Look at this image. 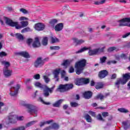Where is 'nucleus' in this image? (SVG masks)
I'll return each mask as SVG.
<instances>
[{
    "mask_svg": "<svg viewBox=\"0 0 130 130\" xmlns=\"http://www.w3.org/2000/svg\"><path fill=\"white\" fill-rule=\"evenodd\" d=\"M87 65V60L85 59H81L75 63V68L77 75H81L83 71L85 70V67Z\"/></svg>",
    "mask_w": 130,
    "mask_h": 130,
    "instance_id": "f257e3e1",
    "label": "nucleus"
},
{
    "mask_svg": "<svg viewBox=\"0 0 130 130\" xmlns=\"http://www.w3.org/2000/svg\"><path fill=\"white\" fill-rule=\"evenodd\" d=\"M35 86L36 87H38V88H40L41 90H44V96L45 97H48L49 96V93H51L53 92V90H54V86L52 87L51 88L48 87L46 85H42L40 82H37L35 83Z\"/></svg>",
    "mask_w": 130,
    "mask_h": 130,
    "instance_id": "f03ea898",
    "label": "nucleus"
},
{
    "mask_svg": "<svg viewBox=\"0 0 130 130\" xmlns=\"http://www.w3.org/2000/svg\"><path fill=\"white\" fill-rule=\"evenodd\" d=\"M122 77V79H118L115 83V85L117 86V88H119V85L120 84H121V85H124L125 84H126L127 81H128V80L130 79V74L126 73L123 74Z\"/></svg>",
    "mask_w": 130,
    "mask_h": 130,
    "instance_id": "7ed1b4c3",
    "label": "nucleus"
},
{
    "mask_svg": "<svg viewBox=\"0 0 130 130\" xmlns=\"http://www.w3.org/2000/svg\"><path fill=\"white\" fill-rule=\"evenodd\" d=\"M104 49H105V47L99 48L96 49H94L93 50H89L88 53L89 55H94L95 54H100V53H102V52H104Z\"/></svg>",
    "mask_w": 130,
    "mask_h": 130,
    "instance_id": "20e7f679",
    "label": "nucleus"
},
{
    "mask_svg": "<svg viewBox=\"0 0 130 130\" xmlns=\"http://www.w3.org/2000/svg\"><path fill=\"white\" fill-rule=\"evenodd\" d=\"M119 26L122 27L123 26H127L130 27V18H123L118 21Z\"/></svg>",
    "mask_w": 130,
    "mask_h": 130,
    "instance_id": "39448f33",
    "label": "nucleus"
},
{
    "mask_svg": "<svg viewBox=\"0 0 130 130\" xmlns=\"http://www.w3.org/2000/svg\"><path fill=\"white\" fill-rule=\"evenodd\" d=\"M4 21L7 25L11 27H15L18 25V22H14L8 17H4Z\"/></svg>",
    "mask_w": 130,
    "mask_h": 130,
    "instance_id": "423d86ee",
    "label": "nucleus"
},
{
    "mask_svg": "<svg viewBox=\"0 0 130 130\" xmlns=\"http://www.w3.org/2000/svg\"><path fill=\"white\" fill-rule=\"evenodd\" d=\"M44 64V61L42 60V58L39 57L34 63V67L35 68H41Z\"/></svg>",
    "mask_w": 130,
    "mask_h": 130,
    "instance_id": "0eeeda50",
    "label": "nucleus"
},
{
    "mask_svg": "<svg viewBox=\"0 0 130 130\" xmlns=\"http://www.w3.org/2000/svg\"><path fill=\"white\" fill-rule=\"evenodd\" d=\"M7 124L10 123H16L17 122V115H11L8 117V120L6 121Z\"/></svg>",
    "mask_w": 130,
    "mask_h": 130,
    "instance_id": "6e6552de",
    "label": "nucleus"
},
{
    "mask_svg": "<svg viewBox=\"0 0 130 130\" xmlns=\"http://www.w3.org/2000/svg\"><path fill=\"white\" fill-rule=\"evenodd\" d=\"M20 85H16V87H12L10 89V95L11 96H15L16 94H18V91H19V89H20Z\"/></svg>",
    "mask_w": 130,
    "mask_h": 130,
    "instance_id": "1a4fd4ad",
    "label": "nucleus"
},
{
    "mask_svg": "<svg viewBox=\"0 0 130 130\" xmlns=\"http://www.w3.org/2000/svg\"><path fill=\"white\" fill-rule=\"evenodd\" d=\"M21 25L19 24V22H17V24L16 26V29H22V28H25L29 25V22L27 21H22L20 22Z\"/></svg>",
    "mask_w": 130,
    "mask_h": 130,
    "instance_id": "9d476101",
    "label": "nucleus"
},
{
    "mask_svg": "<svg viewBox=\"0 0 130 130\" xmlns=\"http://www.w3.org/2000/svg\"><path fill=\"white\" fill-rule=\"evenodd\" d=\"M34 28L37 31H43L45 29V25L42 23H38L35 25Z\"/></svg>",
    "mask_w": 130,
    "mask_h": 130,
    "instance_id": "9b49d317",
    "label": "nucleus"
},
{
    "mask_svg": "<svg viewBox=\"0 0 130 130\" xmlns=\"http://www.w3.org/2000/svg\"><path fill=\"white\" fill-rule=\"evenodd\" d=\"M3 74L5 78H10V77H11L13 74V70L9 69H4Z\"/></svg>",
    "mask_w": 130,
    "mask_h": 130,
    "instance_id": "f8f14e48",
    "label": "nucleus"
},
{
    "mask_svg": "<svg viewBox=\"0 0 130 130\" xmlns=\"http://www.w3.org/2000/svg\"><path fill=\"white\" fill-rule=\"evenodd\" d=\"M15 55H20V56H23L25 58H30V55L29 53L26 51L19 52L15 53Z\"/></svg>",
    "mask_w": 130,
    "mask_h": 130,
    "instance_id": "ddd939ff",
    "label": "nucleus"
},
{
    "mask_svg": "<svg viewBox=\"0 0 130 130\" xmlns=\"http://www.w3.org/2000/svg\"><path fill=\"white\" fill-rule=\"evenodd\" d=\"M41 44L40 43V41L39 40V38H35V41L32 43V47L36 48L38 47H40Z\"/></svg>",
    "mask_w": 130,
    "mask_h": 130,
    "instance_id": "4468645a",
    "label": "nucleus"
},
{
    "mask_svg": "<svg viewBox=\"0 0 130 130\" xmlns=\"http://www.w3.org/2000/svg\"><path fill=\"white\" fill-rule=\"evenodd\" d=\"M108 75V72L106 70L101 71L98 74L100 79H104Z\"/></svg>",
    "mask_w": 130,
    "mask_h": 130,
    "instance_id": "2eb2a0df",
    "label": "nucleus"
},
{
    "mask_svg": "<svg viewBox=\"0 0 130 130\" xmlns=\"http://www.w3.org/2000/svg\"><path fill=\"white\" fill-rule=\"evenodd\" d=\"M63 29V23H59L57 24L54 27L55 31L56 32H59V31H61Z\"/></svg>",
    "mask_w": 130,
    "mask_h": 130,
    "instance_id": "dca6fc26",
    "label": "nucleus"
},
{
    "mask_svg": "<svg viewBox=\"0 0 130 130\" xmlns=\"http://www.w3.org/2000/svg\"><path fill=\"white\" fill-rule=\"evenodd\" d=\"M60 72V69H56L54 71L53 73V75H54V78L56 79V81L58 82V75H59V73Z\"/></svg>",
    "mask_w": 130,
    "mask_h": 130,
    "instance_id": "f3484780",
    "label": "nucleus"
},
{
    "mask_svg": "<svg viewBox=\"0 0 130 130\" xmlns=\"http://www.w3.org/2000/svg\"><path fill=\"white\" fill-rule=\"evenodd\" d=\"M73 40L74 41V43H75L76 45H80L81 44H82V43H84V42H85V40H79L76 38H73Z\"/></svg>",
    "mask_w": 130,
    "mask_h": 130,
    "instance_id": "a211bd4d",
    "label": "nucleus"
},
{
    "mask_svg": "<svg viewBox=\"0 0 130 130\" xmlns=\"http://www.w3.org/2000/svg\"><path fill=\"white\" fill-rule=\"evenodd\" d=\"M57 91L58 92H66V86L65 84H60L58 86V88L57 89Z\"/></svg>",
    "mask_w": 130,
    "mask_h": 130,
    "instance_id": "6ab92c4d",
    "label": "nucleus"
},
{
    "mask_svg": "<svg viewBox=\"0 0 130 130\" xmlns=\"http://www.w3.org/2000/svg\"><path fill=\"white\" fill-rule=\"evenodd\" d=\"M50 41L51 43L53 44L54 43H57V42H59V39H57L55 37H50Z\"/></svg>",
    "mask_w": 130,
    "mask_h": 130,
    "instance_id": "aec40b11",
    "label": "nucleus"
},
{
    "mask_svg": "<svg viewBox=\"0 0 130 130\" xmlns=\"http://www.w3.org/2000/svg\"><path fill=\"white\" fill-rule=\"evenodd\" d=\"M83 95L85 99H90V98L92 97V92L91 91H86Z\"/></svg>",
    "mask_w": 130,
    "mask_h": 130,
    "instance_id": "412c9836",
    "label": "nucleus"
},
{
    "mask_svg": "<svg viewBox=\"0 0 130 130\" xmlns=\"http://www.w3.org/2000/svg\"><path fill=\"white\" fill-rule=\"evenodd\" d=\"M104 87V84L103 82H98L95 85V89L99 90V89H102Z\"/></svg>",
    "mask_w": 130,
    "mask_h": 130,
    "instance_id": "4be33fe9",
    "label": "nucleus"
},
{
    "mask_svg": "<svg viewBox=\"0 0 130 130\" xmlns=\"http://www.w3.org/2000/svg\"><path fill=\"white\" fill-rule=\"evenodd\" d=\"M2 64L4 66V69H8V68H10V67H11V63H10V62L7 61H2Z\"/></svg>",
    "mask_w": 130,
    "mask_h": 130,
    "instance_id": "5701e85b",
    "label": "nucleus"
},
{
    "mask_svg": "<svg viewBox=\"0 0 130 130\" xmlns=\"http://www.w3.org/2000/svg\"><path fill=\"white\" fill-rule=\"evenodd\" d=\"M72 62V60H64L63 62L62 63V66L64 67L65 69L68 68V66H70V63Z\"/></svg>",
    "mask_w": 130,
    "mask_h": 130,
    "instance_id": "b1692460",
    "label": "nucleus"
},
{
    "mask_svg": "<svg viewBox=\"0 0 130 130\" xmlns=\"http://www.w3.org/2000/svg\"><path fill=\"white\" fill-rule=\"evenodd\" d=\"M63 101V100H59L58 101L56 102L55 103H54L53 104V106L54 107H59Z\"/></svg>",
    "mask_w": 130,
    "mask_h": 130,
    "instance_id": "393cba45",
    "label": "nucleus"
},
{
    "mask_svg": "<svg viewBox=\"0 0 130 130\" xmlns=\"http://www.w3.org/2000/svg\"><path fill=\"white\" fill-rule=\"evenodd\" d=\"M37 122V121H32L30 122H29L28 123H26L25 125V128L27 127H30V126H32V125H34V124H35Z\"/></svg>",
    "mask_w": 130,
    "mask_h": 130,
    "instance_id": "a878e982",
    "label": "nucleus"
},
{
    "mask_svg": "<svg viewBox=\"0 0 130 130\" xmlns=\"http://www.w3.org/2000/svg\"><path fill=\"white\" fill-rule=\"evenodd\" d=\"M129 125V122L126 121V122H123L122 126L123 127V128L125 130L127 129L128 128V126Z\"/></svg>",
    "mask_w": 130,
    "mask_h": 130,
    "instance_id": "bb28decb",
    "label": "nucleus"
},
{
    "mask_svg": "<svg viewBox=\"0 0 130 130\" xmlns=\"http://www.w3.org/2000/svg\"><path fill=\"white\" fill-rule=\"evenodd\" d=\"M74 87V85L73 84H65V89L66 91H69V90H71L72 88Z\"/></svg>",
    "mask_w": 130,
    "mask_h": 130,
    "instance_id": "cd10ccee",
    "label": "nucleus"
},
{
    "mask_svg": "<svg viewBox=\"0 0 130 130\" xmlns=\"http://www.w3.org/2000/svg\"><path fill=\"white\" fill-rule=\"evenodd\" d=\"M75 84L77 85V86H81L82 85H83V81L82 80V78H80V79H76V81H75Z\"/></svg>",
    "mask_w": 130,
    "mask_h": 130,
    "instance_id": "c85d7f7f",
    "label": "nucleus"
},
{
    "mask_svg": "<svg viewBox=\"0 0 130 130\" xmlns=\"http://www.w3.org/2000/svg\"><path fill=\"white\" fill-rule=\"evenodd\" d=\"M58 20L57 19H52L50 21V24L52 27H54L55 24H57Z\"/></svg>",
    "mask_w": 130,
    "mask_h": 130,
    "instance_id": "c756f323",
    "label": "nucleus"
},
{
    "mask_svg": "<svg viewBox=\"0 0 130 130\" xmlns=\"http://www.w3.org/2000/svg\"><path fill=\"white\" fill-rule=\"evenodd\" d=\"M84 118L87 122H92V118L90 115H89V114H86L84 116Z\"/></svg>",
    "mask_w": 130,
    "mask_h": 130,
    "instance_id": "7c9ffc66",
    "label": "nucleus"
},
{
    "mask_svg": "<svg viewBox=\"0 0 130 130\" xmlns=\"http://www.w3.org/2000/svg\"><path fill=\"white\" fill-rule=\"evenodd\" d=\"M26 108H28V112H31V111H33V109L34 108V106L32 105H30V104H28L26 105Z\"/></svg>",
    "mask_w": 130,
    "mask_h": 130,
    "instance_id": "2f4dec72",
    "label": "nucleus"
},
{
    "mask_svg": "<svg viewBox=\"0 0 130 130\" xmlns=\"http://www.w3.org/2000/svg\"><path fill=\"white\" fill-rule=\"evenodd\" d=\"M16 38L17 39H19V40H24V36L22 35L21 34L17 33L15 34Z\"/></svg>",
    "mask_w": 130,
    "mask_h": 130,
    "instance_id": "473e14b6",
    "label": "nucleus"
},
{
    "mask_svg": "<svg viewBox=\"0 0 130 130\" xmlns=\"http://www.w3.org/2000/svg\"><path fill=\"white\" fill-rule=\"evenodd\" d=\"M51 126V129H58L59 128V125L57 123H53Z\"/></svg>",
    "mask_w": 130,
    "mask_h": 130,
    "instance_id": "72a5a7b5",
    "label": "nucleus"
},
{
    "mask_svg": "<svg viewBox=\"0 0 130 130\" xmlns=\"http://www.w3.org/2000/svg\"><path fill=\"white\" fill-rule=\"evenodd\" d=\"M48 42V38L47 37H45L43 38L42 41V44L44 46L47 45V43Z\"/></svg>",
    "mask_w": 130,
    "mask_h": 130,
    "instance_id": "f704fd0d",
    "label": "nucleus"
},
{
    "mask_svg": "<svg viewBox=\"0 0 130 130\" xmlns=\"http://www.w3.org/2000/svg\"><path fill=\"white\" fill-rule=\"evenodd\" d=\"M32 29L30 27H25L21 30V33H26V32H31Z\"/></svg>",
    "mask_w": 130,
    "mask_h": 130,
    "instance_id": "c9c22d12",
    "label": "nucleus"
},
{
    "mask_svg": "<svg viewBox=\"0 0 130 130\" xmlns=\"http://www.w3.org/2000/svg\"><path fill=\"white\" fill-rule=\"evenodd\" d=\"M43 78L45 83H46V84H48V83H49V82H50V79H49V78H48V76H47L46 75H44V76H43Z\"/></svg>",
    "mask_w": 130,
    "mask_h": 130,
    "instance_id": "e433bc0d",
    "label": "nucleus"
},
{
    "mask_svg": "<svg viewBox=\"0 0 130 130\" xmlns=\"http://www.w3.org/2000/svg\"><path fill=\"white\" fill-rule=\"evenodd\" d=\"M88 49H89V48H87V47H84L81 48L80 50H78L77 52V53H81L82 52H84V51H86V50H88Z\"/></svg>",
    "mask_w": 130,
    "mask_h": 130,
    "instance_id": "4c0bfd02",
    "label": "nucleus"
},
{
    "mask_svg": "<svg viewBox=\"0 0 130 130\" xmlns=\"http://www.w3.org/2000/svg\"><path fill=\"white\" fill-rule=\"evenodd\" d=\"M50 49H51V50H59L60 47L57 46H51L50 47Z\"/></svg>",
    "mask_w": 130,
    "mask_h": 130,
    "instance_id": "58836bf2",
    "label": "nucleus"
},
{
    "mask_svg": "<svg viewBox=\"0 0 130 130\" xmlns=\"http://www.w3.org/2000/svg\"><path fill=\"white\" fill-rule=\"evenodd\" d=\"M82 83L84 85V84H88V83L90 82V79L89 78H81Z\"/></svg>",
    "mask_w": 130,
    "mask_h": 130,
    "instance_id": "ea45409f",
    "label": "nucleus"
},
{
    "mask_svg": "<svg viewBox=\"0 0 130 130\" xmlns=\"http://www.w3.org/2000/svg\"><path fill=\"white\" fill-rule=\"evenodd\" d=\"M26 129V127L24 126H21L17 127V128H13L11 130H25Z\"/></svg>",
    "mask_w": 130,
    "mask_h": 130,
    "instance_id": "a19ab883",
    "label": "nucleus"
},
{
    "mask_svg": "<svg viewBox=\"0 0 130 130\" xmlns=\"http://www.w3.org/2000/svg\"><path fill=\"white\" fill-rule=\"evenodd\" d=\"M114 50H118V49H117V48L115 47H110L108 49V52H112Z\"/></svg>",
    "mask_w": 130,
    "mask_h": 130,
    "instance_id": "79ce46f5",
    "label": "nucleus"
},
{
    "mask_svg": "<svg viewBox=\"0 0 130 130\" xmlns=\"http://www.w3.org/2000/svg\"><path fill=\"white\" fill-rule=\"evenodd\" d=\"M118 110L120 112H122L123 113H127V112H128V110L124 108H119V109H118Z\"/></svg>",
    "mask_w": 130,
    "mask_h": 130,
    "instance_id": "37998d69",
    "label": "nucleus"
},
{
    "mask_svg": "<svg viewBox=\"0 0 130 130\" xmlns=\"http://www.w3.org/2000/svg\"><path fill=\"white\" fill-rule=\"evenodd\" d=\"M106 59H107V57L105 56H103L100 58V63H104L105 61H106Z\"/></svg>",
    "mask_w": 130,
    "mask_h": 130,
    "instance_id": "c03bdc74",
    "label": "nucleus"
},
{
    "mask_svg": "<svg viewBox=\"0 0 130 130\" xmlns=\"http://www.w3.org/2000/svg\"><path fill=\"white\" fill-rule=\"evenodd\" d=\"M38 101L40 102H42V103H43V104H45L46 105H50V103H46L45 102H44V101H43V99H42V98H39Z\"/></svg>",
    "mask_w": 130,
    "mask_h": 130,
    "instance_id": "a18cd8bd",
    "label": "nucleus"
},
{
    "mask_svg": "<svg viewBox=\"0 0 130 130\" xmlns=\"http://www.w3.org/2000/svg\"><path fill=\"white\" fill-rule=\"evenodd\" d=\"M95 99H100V100H103V99H104V95L101 94H99L95 97Z\"/></svg>",
    "mask_w": 130,
    "mask_h": 130,
    "instance_id": "49530a36",
    "label": "nucleus"
},
{
    "mask_svg": "<svg viewBox=\"0 0 130 130\" xmlns=\"http://www.w3.org/2000/svg\"><path fill=\"white\" fill-rule=\"evenodd\" d=\"M70 104L71 107H77V106H79V104L76 102H71Z\"/></svg>",
    "mask_w": 130,
    "mask_h": 130,
    "instance_id": "de8ad7c7",
    "label": "nucleus"
},
{
    "mask_svg": "<svg viewBox=\"0 0 130 130\" xmlns=\"http://www.w3.org/2000/svg\"><path fill=\"white\" fill-rule=\"evenodd\" d=\"M27 104L25 101H21L20 102V105L21 106H24V107H26L27 106Z\"/></svg>",
    "mask_w": 130,
    "mask_h": 130,
    "instance_id": "09e8293b",
    "label": "nucleus"
},
{
    "mask_svg": "<svg viewBox=\"0 0 130 130\" xmlns=\"http://www.w3.org/2000/svg\"><path fill=\"white\" fill-rule=\"evenodd\" d=\"M33 42V40L32 39H28L26 41L27 44L29 46H31V44Z\"/></svg>",
    "mask_w": 130,
    "mask_h": 130,
    "instance_id": "8fccbe9b",
    "label": "nucleus"
},
{
    "mask_svg": "<svg viewBox=\"0 0 130 130\" xmlns=\"http://www.w3.org/2000/svg\"><path fill=\"white\" fill-rule=\"evenodd\" d=\"M20 12H21V13H23V14H28V11H27L26 9L24 8H21L19 9Z\"/></svg>",
    "mask_w": 130,
    "mask_h": 130,
    "instance_id": "3c124183",
    "label": "nucleus"
},
{
    "mask_svg": "<svg viewBox=\"0 0 130 130\" xmlns=\"http://www.w3.org/2000/svg\"><path fill=\"white\" fill-rule=\"evenodd\" d=\"M8 55V54L6 53V52H0V57H4V56H7Z\"/></svg>",
    "mask_w": 130,
    "mask_h": 130,
    "instance_id": "603ef678",
    "label": "nucleus"
},
{
    "mask_svg": "<svg viewBox=\"0 0 130 130\" xmlns=\"http://www.w3.org/2000/svg\"><path fill=\"white\" fill-rule=\"evenodd\" d=\"M96 118L99 120H101V121H104V120L103 118L102 117V116L101 115V114L98 115Z\"/></svg>",
    "mask_w": 130,
    "mask_h": 130,
    "instance_id": "864d4df0",
    "label": "nucleus"
},
{
    "mask_svg": "<svg viewBox=\"0 0 130 130\" xmlns=\"http://www.w3.org/2000/svg\"><path fill=\"white\" fill-rule=\"evenodd\" d=\"M130 36V32H127L122 36V38H127Z\"/></svg>",
    "mask_w": 130,
    "mask_h": 130,
    "instance_id": "5fc2aeb1",
    "label": "nucleus"
},
{
    "mask_svg": "<svg viewBox=\"0 0 130 130\" xmlns=\"http://www.w3.org/2000/svg\"><path fill=\"white\" fill-rule=\"evenodd\" d=\"M33 78L35 80H39V79H40V74H36L33 76Z\"/></svg>",
    "mask_w": 130,
    "mask_h": 130,
    "instance_id": "6e6d98bb",
    "label": "nucleus"
},
{
    "mask_svg": "<svg viewBox=\"0 0 130 130\" xmlns=\"http://www.w3.org/2000/svg\"><path fill=\"white\" fill-rule=\"evenodd\" d=\"M28 18L22 16L19 18V21H27Z\"/></svg>",
    "mask_w": 130,
    "mask_h": 130,
    "instance_id": "4d7b16f0",
    "label": "nucleus"
},
{
    "mask_svg": "<svg viewBox=\"0 0 130 130\" xmlns=\"http://www.w3.org/2000/svg\"><path fill=\"white\" fill-rule=\"evenodd\" d=\"M31 81H32V79L29 78L26 79L25 81H24V84L25 85H28V84H29V83H31Z\"/></svg>",
    "mask_w": 130,
    "mask_h": 130,
    "instance_id": "13d9d810",
    "label": "nucleus"
},
{
    "mask_svg": "<svg viewBox=\"0 0 130 130\" xmlns=\"http://www.w3.org/2000/svg\"><path fill=\"white\" fill-rule=\"evenodd\" d=\"M74 72H75V68H74V67H71L69 68V73H74Z\"/></svg>",
    "mask_w": 130,
    "mask_h": 130,
    "instance_id": "bf43d9fd",
    "label": "nucleus"
},
{
    "mask_svg": "<svg viewBox=\"0 0 130 130\" xmlns=\"http://www.w3.org/2000/svg\"><path fill=\"white\" fill-rule=\"evenodd\" d=\"M88 113L91 115V116H93V117H95L96 116V114H95V112L92 111H89L88 112Z\"/></svg>",
    "mask_w": 130,
    "mask_h": 130,
    "instance_id": "052dcab7",
    "label": "nucleus"
},
{
    "mask_svg": "<svg viewBox=\"0 0 130 130\" xmlns=\"http://www.w3.org/2000/svg\"><path fill=\"white\" fill-rule=\"evenodd\" d=\"M24 120V117H23V116L17 117V116L16 120H20V121H22V120Z\"/></svg>",
    "mask_w": 130,
    "mask_h": 130,
    "instance_id": "680f3d73",
    "label": "nucleus"
},
{
    "mask_svg": "<svg viewBox=\"0 0 130 130\" xmlns=\"http://www.w3.org/2000/svg\"><path fill=\"white\" fill-rule=\"evenodd\" d=\"M46 124V123L45 121H42L40 123V126L41 127H42V126H44V125Z\"/></svg>",
    "mask_w": 130,
    "mask_h": 130,
    "instance_id": "e2e57ef3",
    "label": "nucleus"
},
{
    "mask_svg": "<svg viewBox=\"0 0 130 130\" xmlns=\"http://www.w3.org/2000/svg\"><path fill=\"white\" fill-rule=\"evenodd\" d=\"M102 115L103 117H107V116H108V112L102 113Z\"/></svg>",
    "mask_w": 130,
    "mask_h": 130,
    "instance_id": "0e129e2a",
    "label": "nucleus"
},
{
    "mask_svg": "<svg viewBox=\"0 0 130 130\" xmlns=\"http://www.w3.org/2000/svg\"><path fill=\"white\" fill-rule=\"evenodd\" d=\"M61 78H64L66 76V71H62V72L61 73Z\"/></svg>",
    "mask_w": 130,
    "mask_h": 130,
    "instance_id": "69168bd1",
    "label": "nucleus"
},
{
    "mask_svg": "<svg viewBox=\"0 0 130 130\" xmlns=\"http://www.w3.org/2000/svg\"><path fill=\"white\" fill-rule=\"evenodd\" d=\"M63 10H65L66 11H69V9H70V6H65L63 7Z\"/></svg>",
    "mask_w": 130,
    "mask_h": 130,
    "instance_id": "338daca9",
    "label": "nucleus"
},
{
    "mask_svg": "<svg viewBox=\"0 0 130 130\" xmlns=\"http://www.w3.org/2000/svg\"><path fill=\"white\" fill-rule=\"evenodd\" d=\"M50 129H51V126H49L46 127L43 130H50Z\"/></svg>",
    "mask_w": 130,
    "mask_h": 130,
    "instance_id": "774afa93",
    "label": "nucleus"
}]
</instances>
